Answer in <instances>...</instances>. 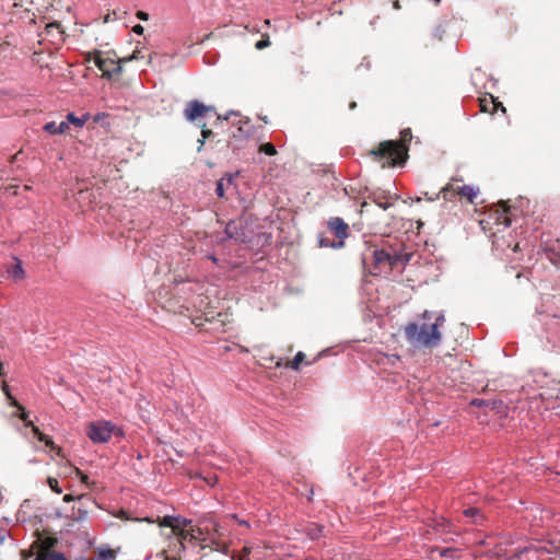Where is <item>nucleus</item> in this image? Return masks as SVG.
<instances>
[{
  "label": "nucleus",
  "mask_w": 560,
  "mask_h": 560,
  "mask_svg": "<svg viewBox=\"0 0 560 560\" xmlns=\"http://www.w3.org/2000/svg\"><path fill=\"white\" fill-rule=\"evenodd\" d=\"M444 322V316L440 314L433 323H409L404 327L406 339L415 348H435L442 340L440 327Z\"/></svg>",
  "instance_id": "1"
},
{
  "label": "nucleus",
  "mask_w": 560,
  "mask_h": 560,
  "mask_svg": "<svg viewBox=\"0 0 560 560\" xmlns=\"http://www.w3.org/2000/svg\"><path fill=\"white\" fill-rule=\"evenodd\" d=\"M369 155L382 167L402 166L408 159V145L395 140H385L370 150Z\"/></svg>",
  "instance_id": "2"
},
{
  "label": "nucleus",
  "mask_w": 560,
  "mask_h": 560,
  "mask_svg": "<svg viewBox=\"0 0 560 560\" xmlns=\"http://www.w3.org/2000/svg\"><path fill=\"white\" fill-rule=\"evenodd\" d=\"M93 58L95 66L102 71V77L110 79L114 74L121 72V65L125 63L121 59L115 60L109 56H104L100 50L89 52L88 60Z\"/></svg>",
  "instance_id": "3"
},
{
  "label": "nucleus",
  "mask_w": 560,
  "mask_h": 560,
  "mask_svg": "<svg viewBox=\"0 0 560 560\" xmlns=\"http://www.w3.org/2000/svg\"><path fill=\"white\" fill-rule=\"evenodd\" d=\"M114 428L108 421L92 422L88 427V436L94 443H105L110 440Z\"/></svg>",
  "instance_id": "4"
},
{
  "label": "nucleus",
  "mask_w": 560,
  "mask_h": 560,
  "mask_svg": "<svg viewBox=\"0 0 560 560\" xmlns=\"http://www.w3.org/2000/svg\"><path fill=\"white\" fill-rule=\"evenodd\" d=\"M212 112H215L213 106H208L197 100H192L187 103L184 109V116L188 121H196Z\"/></svg>",
  "instance_id": "5"
},
{
  "label": "nucleus",
  "mask_w": 560,
  "mask_h": 560,
  "mask_svg": "<svg viewBox=\"0 0 560 560\" xmlns=\"http://www.w3.org/2000/svg\"><path fill=\"white\" fill-rule=\"evenodd\" d=\"M399 259L400 257L397 254H392L384 249H375L373 252L374 268L378 272L383 271L384 268L392 269Z\"/></svg>",
  "instance_id": "6"
},
{
  "label": "nucleus",
  "mask_w": 560,
  "mask_h": 560,
  "mask_svg": "<svg viewBox=\"0 0 560 560\" xmlns=\"http://www.w3.org/2000/svg\"><path fill=\"white\" fill-rule=\"evenodd\" d=\"M327 226L329 231L340 240L337 246H341L343 240L348 237L349 225L341 218L335 217L328 220Z\"/></svg>",
  "instance_id": "7"
},
{
  "label": "nucleus",
  "mask_w": 560,
  "mask_h": 560,
  "mask_svg": "<svg viewBox=\"0 0 560 560\" xmlns=\"http://www.w3.org/2000/svg\"><path fill=\"white\" fill-rule=\"evenodd\" d=\"M57 544H58L57 538L47 536V537H38L32 544L31 547L36 552V555H38V553H56V551H54L52 549L56 547Z\"/></svg>",
  "instance_id": "8"
},
{
  "label": "nucleus",
  "mask_w": 560,
  "mask_h": 560,
  "mask_svg": "<svg viewBox=\"0 0 560 560\" xmlns=\"http://www.w3.org/2000/svg\"><path fill=\"white\" fill-rule=\"evenodd\" d=\"M202 535L203 533L199 527L179 528V530L176 532V536L180 540V546L183 549H185L184 541L202 540Z\"/></svg>",
  "instance_id": "9"
},
{
  "label": "nucleus",
  "mask_w": 560,
  "mask_h": 560,
  "mask_svg": "<svg viewBox=\"0 0 560 560\" xmlns=\"http://www.w3.org/2000/svg\"><path fill=\"white\" fill-rule=\"evenodd\" d=\"M224 232L229 238H233L238 242H246L247 236L240 221H230L226 224Z\"/></svg>",
  "instance_id": "10"
},
{
  "label": "nucleus",
  "mask_w": 560,
  "mask_h": 560,
  "mask_svg": "<svg viewBox=\"0 0 560 560\" xmlns=\"http://www.w3.org/2000/svg\"><path fill=\"white\" fill-rule=\"evenodd\" d=\"M77 500L80 502V505L77 510L73 509L72 518L75 521H83L89 514V506L84 503V501H88L90 504H93V502L88 495H79Z\"/></svg>",
  "instance_id": "11"
},
{
  "label": "nucleus",
  "mask_w": 560,
  "mask_h": 560,
  "mask_svg": "<svg viewBox=\"0 0 560 560\" xmlns=\"http://www.w3.org/2000/svg\"><path fill=\"white\" fill-rule=\"evenodd\" d=\"M25 424L26 427H32L33 433L37 436L39 441L44 442L46 446H48L51 451H57L58 455H61V448L58 447L49 436L40 432V430L37 427H35L33 422H26Z\"/></svg>",
  "instance_id": "12"
},
{
  "label": "nucleus",
  "mask_w": 560,
  "mask_h": 560,
  "mask_svg": "<svg viewBox=\"0 0 560 560\" xmlns=\"http://www.w3.org/2000/svg\"><path fill=\"white\" fill-rule=\"evenodd\" d=\"M46 33L52 37L55 43H62L65 40V32L59 22H52L46 25Z\"/></svg>",
  "instance_id": "13"
},
{
  "label": "nucleus",
  "mask_w": 560,
  "mask_h": 560,
  "mask_svg": "<svg viewBox=\"0 0 560 560\" xmlns=\"http://www.w3.org/2000/svg\"><path fill=\"white\" fill-rule=\"evenodd\" d=\"M2 392L4 393V395L7 396V398L10 400V405L18 408L19 410L22 411L20 418L26 422V419H27V412L25 411L24 407L12 396L11 392H10V388H9V385L7 384V382H3L2 383Z\"/></svg>",
  "instance_id": "14"
},
{
  "label": "nucleus",
  "mask_w": 560,
  "mask_h": 560,
  "mask_svg": "<svg viewBox=\"0 0 560 560\" xmlns=\"http://www.w3.org/2000/svg\"><path fill=\"white\" fill-rule=\"evenodd\" d=\"M43 129L50 135H62L69 129V125L68 121H61L59 124L49 121L44 125Z\"/></svg>",
  "instance_id": "15"
},
{
  "label": "nucleus",
  "mask_w": 560,
  "mask_h": 560,
  "mask_svg": "<svg viewBox=\"0 0 560 560\" xmlns=\"http://www.w3.org/2000/svg\"><path fill=\"white\" fill-rule=\"evenodd\" d=\"M463 515L471 518V523L476 525H482L485 522V515L478 508H468L463 511Z\"/></svg>",
  "instance_id": "16"
},
{
  "label": "nucleus",
  "mask_w": 560,
  "mask_h": 560,
  "mask_svg": "<svg viewBox=\"0 0 560 560\" xmlns=\"http://www.w3.org/2000/svg\"><path fill=\"white\" fill-rule=\"evenodd\" d=\"M453 190L456 191L457 195H459L462 198H466L470 202H474V199L477 195L475 189L468 185L457 186L453 188Z\"/></svg>",
  "instance_id": "17"
},
{
  "label": "nucleus",
  "mask_w": 560,
  "mask_h": 560,
  "mask_svg": "<svg viewBox=\"0 0 560 560\" xmlns=\"http://www.w3.org/2000/svg\"><path fill=\"white\" fill-rule=\"evenodd\" d=\"M493 104V95L486 94L485 96L479 98V106L480 110L483 113H489L491 115L494 114L493 107L491 106Z\"/></svg>",
  "instance_id": "18"
},
{
  "label": "nucleus",
  "mask_w": 560,
  "mask_h": 560,
  "mask_svg": "<svg viewBox=\"0 0 560 560\" xmlns=\"http://www.w3.org/2000/svg\"><path fill=\"white\" fill-rule=\"evenodd\" d=\"M159 526L161 527H170L172 528L173 533L176 535V532L178 529V525H176V517L166 515L163 518L159 520Z\"/></svg>",
  "instance_id": "19"
},
{
  "label": "nucleus",
  "mask_w": 560,
  "mask_h": 560,
  "mask_svg": "<svg viewBox=\"0 0 560 560\" xmlns=\"http://www.w3.org/2000/svg\"><path fill=\"white\" fill-rule=\"evenodd\" d=\"M9 273L12 278L15 280H22L25 277V272L22 268V264L20 260H16V262L11 267L9 270Z\"/></svg>",
  "instance_id": "20"
},
{
  "label": "nucleus",
  "mask_w": 560,
  "mask_h": 560,
  "mask_svg": "<svg viewBox=\"0 0 560 560\" xmlns=\"http://www.w3.org/2000/svg\"><path fill=\"white\" fill-rule=\"evenodd\" d=\"M305 360V353L302 352V351H299L295 357L293 358L292 361H289L287 363V366L291 368L292 370L294 371H299L300 370V365L301 363Z\"/></svg>",
  "instance_id": "21"
},
{
  "label": "nucleus",
  "mask_w": 560,
  "mask_h": 560,
  "mask_svg": "<svg viewBox=\"0 0 560 560\" xmlns=\"http://www.w3.org/2000/svg\"><path fill=\"white\" fill-rule=\"evenodd\" d=\"M372 200L383 210H387L393 206V202H390L386 196L374 195Z\"/></svg>",
  "instance_id": "22"
},
{
  "label": "nucleus",
  "mask_w": 560,
  "mask_h": 560,
  "mask_svg": "<svg viewBox=\"0 0 560 560\" xmlns=\"http://www.w3.org/2000/svg\"><path fill=\"white\" fill-rule=\"evenodd\" d=\"M33 560H67L66 557L60 553H38Z\"/></svg>",
  "instance_id": "23"
},
{
  "label": "nucleus",
  "mask_w": 560,
  "mask_h": 560,
  "mask_svg": "<svg viewBox=\"0 0 560 560\" xmlns=\"http://www.w3.org/2000/svg\"><path fill=\"white\" fill-rule=\"evenodd\" d=\"M124 14H126L125 11L113 10L112 12H108L106 15H104L103 23H108V22L120 20V19H122Z\"/></svg>",
  "instance_id": "24"
},
{
  "label": "nucleus",
  "mask_w": 560,
  "mask_h": 560,
  "mask_svg": "<svg viewBox=\"0 0 560 560\" xmlns=\"http://www.w3.org/2000/svg\"><path fill=\"white\" fill-rule=\"evenodd\" d=\"M88 118L89 115H84L83 117H77L74 114L70 113L68 114L66 121H68V124L71 122L77 127H83Z\"/></svg>",
  "instance_id": "25"
},
{
  "label": "nucleus",
  "mask_w": 560,
  "mask_h": 560,
  "mask_svg": "<svg viewBox=\"0 0 560 560\" xmlns=\"http://www.w3.org/2000/svg\"><path fill=\"white\" fill-rule=\"evenodd\" d=\"M116 558V552L112 549H101L97 552L98 560H114Z\"/></svg>",
  "instance_id": "26"
},
{
  "label": "nucleus",
  "mask_w": 560,
  "mask_h": 560,
  "mask_svg": "<svg viewBox=\"0 0 560 560\" xmlns=\"http://www.w3.org/2000/svg\"><path fill=\"white\" fill-rule=\"evenodd\" d=\"M259 152H262L267 155H270V156H273L277 154V150H276V147L270 143V142H267V143H264L259 147Z\"/></svg>",
  "instance_id": "27"
},
{
  "label": "nucleus",
  "mask_w": 560,
  "mask_h": 560,
  "mask_svg": "<svg viewBox=\"0 0 560 560\" xmlns=\"http://www.w3.org/2000/svg\"><path fill=\"white\" fill-rule=\"evenodd\" d=\"M47 483L55 493L60 494L62 492V489L59 487L58 480L55 477H48Z\"/></svg>",
  "instance_id": "28"
},
{
  "label": "nucleus",
  "mask_w": 560,
  "mask_h": 560,
  "mask_svg": "<svg viewBox=\"0 0 560 560\" xmlns=\"http://www.w3.org/2000/svg\"><path fill=\"white\" fill-rule=\"evenodd\" d=\"M412 139V133H411V130L410 129H404L401 132H400V140H398L397 142H401L404 143L405 145H407L408 142H410Z\"/></svg>",
  "instance_id": "29"
},
{
  "label": "nucleus",
  "mask_w": 560,
  "mask_h": 560,
  "mask_svg": "<svg viewBox=\"0 0 560 560\" xmlns=\"http://www.w3.org/2000/svg\"><path fill=\"white\" fill-rule=\"evenodd\" d=\"M141 58H143V56L141 55V50L136 48L130 56L122 58V61L126 63L131 60H137V59H141Z\"/></svg>",
  "instance_id": "30"
},
{
  "label": "nucleus",
  "mask_w": 560,
  "mask_h": 560,
  "mask_svg": "<svg viewBox=\"0 0 560 560\" xmlns=\"http://www.w3.org/2000/svg\"><path fill=\"white\" fill-rule=\"evenodd\" d=\"M176 525H178V529L179 528H190L191 520L176 517Z\"/></svg>",
  "instance_id": "31"
},
{
  "label": "nucleus",
  "mask_w": 560,
  "mask_h": 560,
  "mask_svg": "<svg viewBox=\"0 0 560 560\" xmlns=\"http://www.w3.org/2000/svg\"><path fill=\"white\" fill-rule=\"evenodd\" d=\"M198 126L201 128V137L203 140L210 138L213 135L212 130L206 127V124H198Z\"/></svg>",
  "instance_id": "32"
},
{
  "label": "nucleus",
  "mask_w": 560,
  "mask_h": 560,
  "mask_svg": "<svg viewBox=\"0 0 560 560\" xmlns=\"http://www.w3.org/2000/svg\"><path fill=\"white\" fill-rule=\"evenodd\" d=\"M215 194L219 198L224 197V184L223 178L217 182Z\"/></svg>",
  "instance_id": "33"
},
{
  "label": "nucleus",
  "mask_w": 560,
  "mask_h": 560,
  "mask_svg": "<svg viewBox=\"0 0 560 560\" xmlns=\"http://www.w3.org/2000/svg\"><path fill=\"white\" fill-rule=\"evenodd\" d=\"M501 206H502V209H503V213L508 214L509 211H510V207L504 201H501ZM503 223H504L505 226H509L511 224V221H510L508 215H504Z\"/></svg>",
  "instance_id": "34"
},
{
  "label": "nucleus",
  "mask_w": 560,
  "mask_h": 560,
  "mask_svg": "<svg viewBox=\"0 0 560 560\" xmlns=\"http://www.w3.org/2000/svg\"><path fill=\"white\" fill-rule=\"evenodd\" d=\"M249 553H250V548L244 547L242 549V551L240 552V555L237 556V560H249Z\"/></svg>",
  "instance_id": "35"
},
{
  "label": "nucleus",
  "mask_w": 560,
  "mask_h": 560,
  "mask_svg": "<svg viewBox=\"0 0 560 560\" xmlns=\"http://www.w3.org/2000/svg\"><path fill=\"white\" fill-rule=\"evenodd\" d=\"M36 556V552L31 548L30 551L23 550L21 552L22 560H33Z\"/></svg>",
  "instance_id": "36"
},
{
  "label": "nucleus",
  "mask_w": 560,
  "mask_h": 560,
  "mask_svg": "<svg viewBox=\"0 0 560 560\" xmlns=\"http://www.w3.org/2000/svg\"><path fill=\"white\" fill-rule=\"evenodd\" d=\"M493 107V112L494 114L499 110H501L502 113H505V107L503 106V104L501 102H499L495 97H493V104L491 105Z\"/></svg>",
  "instance_id": "37"
},
{
  "label": "nucleus",
  "mask_w": 560,
  "mask_h": 560,
  "mask_svg": "<svg viewBox=\"0 0 560 560\" xmlns=\"http://www.w3.org/2000/svg\"><path fill=\"white\" fill-rule=\"evenodd\" d=\"M319 246L320 247H338L336 244L331 243L327 237H319Z\"/></svg>",
  "instance_id": "38"
},
{
  "label": "nucleus",
  "mask_w": 560,
  "mask_h": 560,
  "mask_svg": "<svg viewBox=\"0 0 560 560\" xmlns=\"http://www.w3.org/2000/svg\"><path fill=\"white\" fill-rule=\"evenodd\" d=\"M136 16L139 20H141V21H148L149 20V14L147 12H144V11H141V10L137 11Z\"/></svg>",
  "instance_id": "39"
},
{
  "label": "nucleus",
  "mask_w": 560,
  "mask_h": 560,
  "mask_svg": "<svg viewBox=\"0 0 560 560\" xmlns=\"http://www.w3.org/2000/svg\"><path fill=\"white\" fill-rule=\"evenodd\" d=\"M108 117V114L106 113H98L94 116V122H101L103 121L105 118Z\"/></svg>",
  "instance_id": "40"
},
{
  "label": "nucleus",
  "mask_w": 560,
  "mask_h": 560,
  "mask_svg": "<svg viewBox=\"0 0 560 560\" xmlns=\"http://www.w3.org/2000/svg\"><path fill=\"white\" fill-rule=\"evenodd\" d=\"M132 32H133V33H136V34H138V35H142V34H143V32H144V28H143V26H142V25L137 24V25H135V26L132 27Z\"/></svg>",
  "instance_id": "41"
},
{
  "label": "nucleus",
  "mask_w": 560,
  "mask_h": 560,
  "mask_svg": "<svg viewBox=\"0 0 560 560\" xmlns=\"http://www.w3.org/2000/svg\"><path fill=\"white\" fill-rule=\"evenodd\" d=\"M268 44H269V42H268V40H259V42H257V44H256V48H257V49H262V48L267 47V46H268Z\"/></svg>",
  "instance_id": "42"
},
{
  "label": "nucleus",
  "mask_w": 560,
  "mask_h": 560,
  "mask_svg": "<svg viewBox=\"0 0 560 560\" xmlns=\"http://www.w3.org/2000/svg\"><path fill=\"white\" fill-rule=\"evenodd\" d=\"M18 189H19V186L18 185H10L7 190L10 191L12 195H18Z\"/></svg>",
  "instance_id": "43"
},
{
  "label": "nucleus",
  "mask_w": 560,
  "mask_h": 560,
  "mask_svg": "<svg viewBox=\"0 0 560 560\" xmlns=\"http://www.w3.org/2000/svg\"><path fill=\"white\" fill-rule=\"evenodd\" d=\"M77 474L80 476V479L82 482H84V483L88 482V476L84 475L80 469H77Z\"/></svg>",
  "instance_id": "44"
},
{
  "label": "nucleus",
  "mask_w": 560,
  "mask_h": 560,
  "mask_svg": "<svg viewBox=\"0 0 560 560\" xmlns=\"http://www.w3.org/2000/svg\"><path fill=\"white\" fill-rule=\"evenodd\" d=\"M75 499H77V498H75L73 494H66V495L63 497V501H65V502H72V501H74Z\"/></svg>",
  "instance_id": "45"
},
{
  "label": "nucleus",
  "mask_w": 560,
  "mask_h": 560,
  "mask_svg": "<svg viewBox=\"0 0 560 560\" xmlns=\"http://www.w3.org/2000/svg\"><path fill=\"white\" fill-rule=\"evenodd\" d=\"M205 141H206V140H203V138H202V137H201V139H199V140H198V142H199V148H198V150H199V151L201 150L202 145L205 144Z\"/></svg>",
  "instance_id": "46"
},
{
  "label": "nucleus",
  "mask_w": 560,
  "mask_h": 560,
  "mask_svg": "<svg viewBox=\"0 0 560 560\" xmlns=\"http://www.w3.org/2000/svg\"><path fill=\"white\" fill-rule=\"evenodd\" d=\"M495 556H497V557H503V556H504L503 550H502L501 548H500V549H498V550L495 551Z\"/></svg>",
  "instance_id": "47"
},
{
  "label": "nucleus",
  "mask_w": 560,
  "mask_h": 560,
  "mask_svg": "<svg viewBox=\"0 0 560 560\" xmlns=\"http://www.w3.org/2000/svg\"><path fill=\"white\" fill-rule=\"evenodd\" d=\"M349 108H350L351 110L355 109V108H357V103H355V102H350V104H349Z\"/></svg>",
  "instance_id": "48"
},
{
  "label": "nucleus",
  "mask_w": 560,
  "mask_h": 560,
  "mask_svg": "<svg viewBox=\"0 0 560 560\" xmlns=\"http://www.w3.org/2000/svg\"><path fill=\"white\" fill-rule=\"evenodd\" d=\"M424 196H425V198H428V200H430V201H433V200H435V199L439 197V195H436L435 197H429L428 192H425V194H424Z\"/></svg>",
  "instance_id": "49"
},
{
  "label": "nucleus",
  "mask_w": 560,
  "mask_h": 560,
  "mask_svg": "<svg viewBox=\"0 0 560 560\" xmlns=\"http://www.w3.org/2000/svg\"><path fill=\"white\" fill-rule=\"evenodd\" d=\"M369 205L366 201H364L362 205H361V214L364 213V208H366Z\"/></svg>",
  "instance_id": "50"
},
{
  "label": "nucleus",
  "mask_w": 560,
  "mask_h": 560,
  "mask_svg": "<svg viewBox=\"0 0 560 560\" xmlns=\"http://www.w3.org/2000/svg\"><path fill=\"white\" fill-rule=\"evenodd\" d=\"M20 153L21 152H18L16 154L12 155L10 162L13 163L18 159Z\"/></svg>",
  "instance_id": "51"
},
{
  "label": "nucleus",
  "mask_w": 560,
  "mask_h": 560,
  "mask_svg": "<svg viewBox=\"0 0 560 560\" xmlns=\"http://www.w3.org/2000/svg\"><path fill=\"white\" fill-rule=\"evenodd\" d=\"M429 315H430V313L428 311H425L424 314H423V318L424 319L429 318Z\"/></svg>",
  "instance_id": "52"
},
{
  "label": "nucleus",
  "mask_w": 560,
  "mask_h": 560,
  "mask_svg": "<svg viewBox=\"0 0 560 560\" xmlns=\"http://www.w3.org/2000/svg\"><path fill=\"white\" fill-rule=\"evenodd\" d=\"M2 368H3V364H2V362H0V376L3 374L2 373Z\"/></svg>",
  "instance_id": "53"
},
{
  "label": "nucleus",
  "mask_w": 560,
  "mask_h": 560,
  "mask_svg": "<svg viewBox=\"0 0 560 560\" xmlns=\"http://www.w3.org/2000/svg\"><path fill=\"white\" fill-rule=\"evenodd\" d=\"M24 189H25V190H28V189H31V187H30V186H27V185H25V186H24Z\"/></svg>",
  "instance_id": "54"
},
{
  "label": "nucleus",
  "mask_w": 560,
  "mask_h": 560,
  "mask_svg": "<svg viewBox=\"0 0 560 560\" xmlns=\"http://www.w3.org/2000/svg\"><path fill=\"white\" fill-rule=\"evenodd\" d=\"M75 560H94V559H85V558H81V559H75Z\"/></svg>",
  "instance_id": "55"
},
{
  "label": "nucleus",
  "mask_w": 560,
  "mask_h": 560,
  "mask_svg": "<svg viewBox=\"0 0 560 560\" xmlns=\"http://www.w3.org/2000/svg\"><path fill=\"white\" fill-rule=\"evenodd\" d=\"M166 560H178V559H176V558L171 559V558L166 557Z\"/></svg>",
  "instance_id": "56"
},
{
  "label": "nucleus",
  "mask_w": 560,
  "mask_h": 560,
  "mask_svg": "<svg viewBox=\"0 0 560 560\" xmlns=\"http://www.w3.org/2000/svg\"><path fill=\"white\" fill-rule=\"evenodd\" d=\"M522 552H523V551L516 552V553L514 555V557H518V555H520V553H522Z\"/></svg>",
  "instance_id": "57"
}]
</instances>
